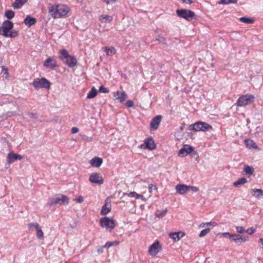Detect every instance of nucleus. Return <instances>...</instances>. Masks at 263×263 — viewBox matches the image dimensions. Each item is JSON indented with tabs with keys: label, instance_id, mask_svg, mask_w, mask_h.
<instances>
[{
	"label": "nucleus",
	"instance_id": "obj_39",
	"mask_svg": "<svg viewBox=\"0 0 263 263\" xmlns=\"http://www.w3.org/2000/svg\"><path fill=\"white\" fill-rule=\"evenodd\" d=\"M178 154L180 156L184 157L187 155V152H186V150L185 148H181L178 153Z\"/></svg>",
	"mask_w": 263,
	"mask_h": 263
},
{
	"label": "nucleus",
	"instance_id": "obj_45",
	"mask_svg": "<svg viewBox=\"0 0 263 263\" xmlns=\"http://www.w3.org/2000/svg\"><path fill=\"white\" fill-rule=\"evenodd\" d=\"M189 190H191L193 192H198L199 191V189L195 186H189Z\"/></svg>",
	"mask_w": 263,
	"mask_h": 263
},
{
	"label": "nucleus",
	"instance_id": "obj_5",
	"mask_svg": "<svg viewBox=\"0 0 263 263\" xmlns=\"http://www.w3.org/2000/svg\"><path fill=\"white\" fill-rule=\"evenodd\" d=\"M100 223L102 227L111 231L115 227V220L112 218L104 217L100 219Z\"/></svg>",
	"mask_w": 263,
	"mask_h": 263
},
{
	"label": "nucleus",
	"instance_id": "obj_38",
	"mask_svg": "<svg viewBox=\"0 0 263 263\" xmlns=\"http://www.w3.org/2000/svg\"><path fill=\"white\" fill-rule=\"evenodd\" d=\"M10 33L8 34L6 37H11L14 38L18 35L17 31L15 30H12L9 32Z\"/></svg>",
	"mask_w": 263,
	"mask_h": 263
},
{
	"label": "nucleus",
	"instance_id": "obj_4",
	"mask_svg": "<svg viewBox=\"0 0 263 263\" xmlns=\"http://www.w3.org/2000/svg\"><path fill=\"white\" fill-rule=\"evenodd\" d=\"M32 85L36 89L43 88L49 89L50 83L45 78H36L34 79Z\"/></svg>",
	"mask_w": 263,
	"mask_h": 263
},
{
	"label": "nucleus",
	"instance_id": "obj_12",
	"mask_svg": "<svg viewBox=\"0 0 263 263\" xmlns=\"http://www.w3.org/2000/svg\"><path fill=\"white\" fill-rule=\"evenodd\" d=\"M139 147L152 150L156 148V145L153 139L152 138H148L144 141V143L143 144L139 145Z\"/></svg>",
	"mask_w": 263,
	"mask_h": 263
},
{
	"label": "nucleus",
	"instance_id": "obj_11",
	"mask_svg": "<svg viewBox=\"0 0 263 263\" xmlns=\"http://www.w3.org/2000/svg\"><path fill=\"white\" fill-rule=\"evenodd\" d=\"M89 180L93 183L99 185L102 184L104 182L101 174L98 173H92L89 176Z\"/></svg>",
	"mask_w": 263,
	"mask_h": 263
},
{
	"label": "nucleus",
	"instance_id": "obj_27",
	"mask_svg": "<svg viewBox=\"0 0 263 263\" xmlns=\"http://www.w3.org/2000/svg\"><path fill=\"white\" fill-rule=\"evenodd\" d=\"M104 51L107 56H111L116 53V49L114 47H106Z\"/></svg>",
	"mask_w": 263,
	"mask_h": 263
},
{
	"label": "nucleus",
	"instance_id": "obj_26",
	"mask_svg": "<svg viewBox=\"0 0 263 263\" xmlns=\"http://www.w3.org/2000/svg\"><path fill=\"white\" fill-rule=\"evenodd\" d=\"M99 19L102 23H110L112 21V17L108 15H101L99 17Z\"/></svg>",
	"mask_w": 263,
	"mask_h": 263
},
{
	"label": "nucleus",
	"instance_id": "obj_10",
	"mask_svg": "<svg viewBox=\"0 0 263 263\" xmlns=\"http://www.w3.org/2000/svg\"><path fill=\"white\" fill-rule=\"evenodd\" d=\"M162 249L161 245L158 240H156L148 248V252L153 256H155Z\"/></svg>",
	"mask_w": 263,
	"mask_h": 263
},
{
	"label": "nucleus",
	"instance_id": "obj_30",
	"mask_svg": "<svg viewBox=\"0 0 263 263\" xmlns=\"http://www.w3.org/2000/svg\"><path fill=\"white\" fill-rule=\"evenodd\" d=\"M243 171L245 172L246 175L250 176L253 174L254 169L251 166L246 165L244 166Z\"/></svg>",
	"mask_w": 263,
	"mask_h": 263
},
{
	"label": "nucleus",
	"instance_id": "obj_9",
	"mask_svg": "<svg viewBox=\"0 0 263 263\" xmlns=\"http://www.w3.org/2000/svg\"><path fill=\"white\" fill-rule=\"evenodd\" d=\"M13 24L9 21H5L4 22L2 26L0 27V34L4 36H7L13 28Z\"/></svg>",
	"mask_w": 263,
	"mask_h": 263
},
{
	"label": "nucleus",
	"instance_id": "obj_7",
	"mask_svg": "<svg viewBox=\"0 0 263 263\" xmlns=\"http://www.w3.org/2000/svg\"><path fill=\"white\" fill-rule=\"evenodd\" d=\"M176 13L178 16L187 21L192 20L195 16V13L193 11L185 9H177L176 10Z\"/></svg>",
	"mask_w": 263,
	"mask_h": 263
},
{
	"label": "nucleus",
	"instance_id": "obj_25",
	"mask_svg": "<svg viewBox=\"0 0 263 263\" xmlns=\"http://www.w3.org/2000/svg\"><path fill=\"white\" fill-rule=\"evenodd\" d=\"M27 1L28 0H15L12 6L14 9H19L27 3Z\"/></svg>",
	"mask_w": 263,
	"mask_h": 263
},
{
	"label": "nucleus",
	"instance_id": "obj_41",
	"mask_svg": "<svg viewBox=\"0 0 263 263\" xmlns=\"http://www.w3.org/2000/svg\"><path fill=\"white\" fill-rule=\"evenodd\" d=\"M128 196L130 197H135L137 199L140 198V195L135 192H131L128 194Z\"/></svg>",
	"mask_w": 263,
	"mask_h": 263
},
{
	"label": "nucleus",
	"instance_id": "obj_34",
	"mask_svg": "<svg viewBox=\"0 0 263 263\" xmlns=\"http://www.w3.org/2000/svg\"><path fill=\"white\" fill-rule=\"evenodd\" d=\"M167 212V209L165 208V209L161 211V210H157L156 212V216L157 217L159 218H162L163 217L166 213Z\"/></svg>",
	"mask_w": 263,
	"mask_h": 263
},
{
	"label": "nucleus",
	"instance_id": "obj_35",
	"mask_svg": "<svg viewBox=\"0 0 263 263\" xmlns=\"http://www.w3.org/2000/svg\"><path fill=\"white\" fill-rule=\"evenodd\" d=\"M15 13L11 10H8L5 13V16L8 19H12L14 16Z\"/></svg>",
	"mask_w": 263,
	"mask_h": 263
},
{
	"label": "nucleus",
	"instance_id": "obj_43",
	"mask_svg": "<svg viewBox=\"0 0 263 263\" xmlns=\"http://www.w3.org/2000/svg\"><path fill=\"white\" fill-rule=\"evenodd\" d=\"M103 2L105 3L107 5H112L115 4L117 0H102Z\"/></svg>",
	"mask_w": 263,
	"mask_h": 263
},
{
	"label": "nucleus",
	"instance_id": "obj_8",
	"mask_svg": "<svg viewBox=\"0 0 263 263\" xmlns=\"http://www.w3.org/2000/svg\"><path fill=\"white\" fill-rule=\"evenodd\" d=\"M69 202V198L64 195H61L60 197H55L49 200L48 204L52 206L54 204H67Z\"/></svg>",
	"mask_w": 263,
	"mask_h": 263
},
{
	"label": "nucleus",
	"instance_id": "obj_21",
	"mask_svg": "<svg viewBox=\"0 0 263 263\" xmlns=\"http://www.w3.org/2000/svg\"><path fill=\"white\" fill-rule=\"evenodd\" d=\"M103 163V159L100 157H95L90 160V164L94 167H99Z\"/></svg>",
	"mask_w": 263,
	"mask_h": 263
},
{
	"label": "nucleus",
	"instance_id": "obj_3",
	"mask_svg": "<svg viewBox=\"0 0 263 263\" xmlns=\"http://www.w3.org/2000/svg\"><path fill=\"white\" fill-rule=\"evenodd\" d=\"M212 128V127L210 125L201 121L197 122L193 124L190 125L189 126V129L190 130H193L195 131L205 132Z\"/></svg>",
	"mask_w": 263,
	"mask_h": 263
},
{
	"label": "nucleus",
	"instance_id": "obj_44",
	"mask_svg": "<svg viewBox=\"0 0 263 263\" xmlns=\"http://www.w3.org/2000/svg\"><path fill=\"white\" fill-rule=\"evenodd\" d=\"M74 200L78 203H82L83 202L84 198L82 196H80L77 198L74 199Z\"/></svg>",
	"mask_w": 263,
	"mask_h": 263
},
{
	"label": "nucleus",
	"instance_id": "obj_17",
	"mask_svg": "<svg viewBox=\"0 0 263 263\" xmlns=\"http://www.w3.org/2000/svg\"><path fill=\"white\" fill-rule=\"evenodd\" d=\"M176 190L179 194H184L189 191V185L184 184H180L176 186Z\"/></svg>",
	"mask_w": 263,
	"mask_h": 263
},
{
	"label": "nucleus",
	"instance_id": "obj_6",
	"mask_svg": "<svg viewBox=\"0 0 263 263\" xmlns=\"http://www.w3.org/2000/svg\"><path fill=\"white\" fill-rule=\"evenodd\" d=\"M254 100V96L247 94L240 97L237 101V105L239 106H246L253 102Z\"/></svg>",
	"mask_w": 263,
	"mask_h": 263
},
{
	"label": "nucleus",
	"instance_id": "obj_28",
	"mask_svg": "<svg viewBox=\"0 0 263 263\" xmlns=\"http://www.w3.org/2000/svg\"><path fill=\"white\" fill-rule=\"evenodd\" d=\"M35 229L36 230V236L37 237L41 240L43 239L44 233L41 229V227L39 224H35Z\"/></svg>",
	"mask_w": 263,
	"mask_h": 263
},
{
	"label": "nucleus",
	"instance_id": "obj_47",
	"mask_svg": "<svg viewBox=\"0 0 263 263\" xmlns=\"http://www.w3.org/2000/svg\"><path fill=\"white\" fill-rule=\"evenodd\" d=\"M222 235L225 237H230V238H231L232 237V234H230V233H228V232H225V233H222Z\"/></svg>",
	"mask_w": 263,
	"mask_h": 263
},
{
	"label": "nucleus",
	"instance_id": "obj_58",
	"mask_svg": "<svg viewBox=\"0 0 263 263\" xmlns=\"http://www.w3.org/2000/svg\"><path fill=\"white\" fill-rule=\"evenodd\" d=\"M5 74H8V72L7 70L5 71Z\"/></svg>",
	"mask_w": 263,
	"mask_h": 263
},
{
	"label": "nucleus",
	"instance_id": "obj_57",
	"mask_svg": "<svg viewBox=\"0 0 263 263\" xmlns=\"http://www.w3.org/2000/svg\"><path fill=\"white\" fill-rule=\"evenodd\" d=\"M77 1L78 2H81L82 1V0H77Z\"/></svg>",
	"mask_w": 263,
	"mask_h": 263
},
{
	"label": "nucleus",
	"instance_id": "obj_2",
	"mask_svg": "<svg viewBox=\"0 0 263 263\" xmlns=\"http://www.w3.org/2000/svg\"><path fill=\"white\" fill-rule=\"evenodd\" d=\"M60 53L61 54L60 59L68 66L72 67L77 65L76 59L69 55L66 49L61 50Z\"/></svg>",
	"mask_w": 263,
	"mask_h": 263
},
{
	"label": "nucleus",
	"instance_id": "obj_55",
	"mask_svg": "<svg viewBox=\"0 0 263 263\" xmlns=\"http://www.w3.org/2000/svg\"><path fill=\"white\" fill-rule=\"evenodd\" d=\"M140 198L142 199L144 201L146 200V199L144 197L143 195H140Z\"/></svg>",
	"mask_w": 263,
	"mask_h": 263
},
{
	"label": "nucleus",
	"instance_id": "obj_16",
	"mask_svg": "<svg viewBox=\"0 0 263 263\" xmlns=\"http://www.w3.org/2000/svg\"><path fill=\"white\" fill-rule=\"evenodd\" d=\"M114 96L116 97V100L120 102H123L127 98V95L124 91H117L114 93Z\"/></svg>",
	"mask_w": 263,
	"mask_h": 263
},
{
	"label": "nucleus",
	"instance_id": "obj_54",
	"mask_svg": "<svg viewBox=\"0 0 263 263\" xmlns=\"http://www.w3.org/2000/svg\"><path fill=\"white\" fill-rule=\"evenodd\" d=\"M30 116L31 118H34V119H36V118H37V115L36 114L31 113Z\"/></svg>",
	"mask_w": 263,
	"mask_h": 263
},
{
	"label": "nucleus",
	"instance_id": "obj_15",
	"mask_svg": "<svg viewBox=\"0 0 263 263\" xmlns=\"http://www.w3.org/2000/svg\"><path fill=\"white\" fill-rule=\"evenodd\" d=\"M110 200L108 198H107L105 200V203L104 205L102 206L101 214V215H106L108 212L110 211L111 210V204H110Z\"/></svg>",
	"mask_w": 263,
	"mask_h": 263
},
{
	"label": "nucleus",
	"instance_id": "obj_1",
	"mask_svg": "<svg viewBox=\"0 0 263 263\" xmlns=\"http://www.w3.org/2000/svg\"><path fill=\"white\" fill-rule=\"evenodd\" d=\"M69 10V8L65 5H58L52 6L49 10V13L54 18H59L66 15Z\"/></svg>",
	"mask_w": 263,
	"mask_h": 263
},
{
	"label": "nucleus",
	"instance_id": "obj_29",
	"mask_svg": "<svg viewBox=\"0 0 263 263\" xmlns=\"http://www.w3.org/2000/svg\"><path fill=\"white\" fill-rule=\"evenodd\" d=\"M98 91L95 87H92L91 90L87 94V98L88 99H92L95 98L97 95Z\"/></svg>",
	"mask_w": 263,
	"mask_h": 263
},
{
	"label": "nucleus",
	"instance_id": "obj_50",
	"mask_svg": "<svg viewBox=\"0 0 263 263\" xmlns=\"http://www.w3.org/2000/svg\"><path fill=\"white\" fill-rule=\"evenodd\" d=\"M193 149L194 148L192 146H190L189 148H186V152H187V154L191 153Z\"/></svg>",
	"mask_w": 263,
	"mask_h": 263
},
{
	"label": "nucleus",
	"instance_id": "obj_13",
	"mask_svg": "<svg viewBox=\"0 0 263 263\" xmlns=\"http://www.w3.org/2000/svg\"><path fill=\"white\" fill-rule=\"evenodd\" d=\"M43 65L45 67L50 69H53L55 67H58L56 60L50 57L48 58L44 61Z\"/></svg>",
	"mask_w": 263,
	"mask_h": 263
},
{
	"label": "nucleus",
	"instance_id": "obj_19",
	"mask_svg": "<svg viewBox=\"0 0 263 263\" xmlns=\"http://www.w3.org/2000/svg\"><path fill=\"white\" fill-rule=\"evenodd\" d=\"M252 196L258 200L263 198V190L261 189H253L251 190Z\"/></svg>",
	"mask_w": 263,
	"mask_h": 263
},
{
	"label": "nucleus",
	"instance_id": "obj_24",
	"mask_svg": "<svg viewBox=\"0 0 263 263\" xmlns=\"http://www.w3.org/2000/svg\"><path fill=\"white\" fill-rule=\"evenodd\" d=\"M22 157L21 155L15 154H9L8 156V162L11 163L13 162L17 159H21Z\"/></svg>",
	"mask_w": 263,
	"mask_h": 263
},
{
	"label": "nucleus",
	"instance_id": "obj_56",
	"mask_svg": "<svg viewBox=\"0 0 263 263\" xmlns=\"http://www.w3.org/2000/svg\"><path fill=\"white\" fill-rule=\"evenodd\" d=\"M259 242L261 243V244L262 245V246H263V238H260L259 239Z\"/></svg>",
	"mask_w": 263,
	"mask_h": 263
},
{
	"label": "nucleus",
	"instance_id": "obj_23",
	"mask_svg": "<svg viewBox=\"0 0 263 263\" xmlns=\"http://www.w3.org/2000/svg\"><path fill=\"white\" fill-rule=\"evenodd\" d=\"M36 22V20L34 17H32L29 15H27L24 20V23L28 27L34 25Z\"/></svg>",
	"mask_w": 263,
	"mask_h": 263
},
{
	"label": "nucleus",
	"instance_id": "obj_53",
	"mask_svg": "<svg viewBox=\"0 0 263 263\" xmlns=\"http://www.w3.org/2000/svg\"><path fill=\"white\" fill-rule=\"evenodd\" d=\"M158 40L160 42H164L165 41V39L162 36H159Z\"/></svg>",
	"mask_w": 263,
	"mask_h": 263
},
{
	"label": "nucleus",
	"instance_id": "obj_31",
	"mask_svg": "<svg viewBox=\"0 0 263 263\" xmlns=\"http://www.w3.org/2000/svg\"><path fill=\"white\" fill-rule=\"evenodd\" d=\"M247 182V179L245 177H242V178H241L240 179H239L236 181L234 182L233 183V185H234V186L238 187V186H240L241 185L245 184Z\"/></svg>",
	"mask_w": 263,
	"mask_h": 263
},
{
	"label": "nucleus",
	"instance_id": "obj_46",
	"mask_svg": "<svg viewBox=\"0 0 263 263\" xmlns=\"http://www.w3.org/2000/svg\"><path fill=\"white\" fill-rule=\"evenodd\" d=\"M125 104L128 107H131L134 105V103L131 100L127 101Z\"/></svg>",
	"mask_w": 263,
	"mask_h": 263
},
{
	"label": "nucleus",
	"instance_id": "obj_49",
	"mask_svg": "<svg viewBox=\"0 0 263 263\" xmlns=\"http://www.w3.org/2000/svg\"><path fill=\"white\" fill-rule=\"evenodd\" d=\"M155 186L153 184H149L148 185L149 192L150 193H151L152 192V190L153 189H155Z\"/></svg>",
	"mask_w": 263,
	"mask_h": 263
},
{
	"label": "nucleus",
	"instance_id": "obj_18",
	"mask_svg": "<svg viewBox=\"0 0 263 263\" xmlns=\"http://www.w3.org/2000/svg\"><path fill=\"white\" fill-rule=\"evenodd\" d=\"M247 239L248 236H242L238 234H232L231 237V240L236 243L245 242Z\"/></svg>",
	"mask_w": 263,
	"mask_h": 263
},
{
	"label": "nucleus",
	"instance_id": "obj_36",
	"mask_svg": "<svg viewBox=\"0 0 263 263\" xmlns=\"http://www.w3.org/2000/svg\"><path fill=\"white\" fill-rule=\"evenodd\" d=\"M119 243V241H112V242H107L105 244V245L104 246V247L105 248H109V247H110L111 246H117L118 245Z\"/></svg>",
	"mask_w": 263,
	"mask_h": 263
},
{
	"label": "nucleus",
	"instance_id": "obj_33",
	"mask_svg": "<svg viewBox=\"0 0 263 263\" xmlns=\"http://www.w3.org/2000/svg\"><path fill=\"white\" fill-rule=\"evenodd\" d=\"M245 142L247 145V146L249 147H253L256 148L257 147V145H256V143L253 141L252 140L250 139H246L245 141Z\"/></svg>",
	"mask_w": 263,
	"mask_h": 263
},
{
	"label": "nucleus",
	"instance_id": "obj_52",
	"mask_svg": "<svg viewBox=\"0 0 263 263\" xmlns=\"http://www.w3.org/2000/svg\"><path fill=\"white\" fill-rule=\"evenodd\" d=\"M182 3L191 4L193 3L192 0H181Z\"/></svg>",
	"mask_w": 263,
	"mask_h": 263
},
{
	"label": "nucleus",
	"instance_id": "obj_48",
	"mask_svg": "<svg viewBox=\"0 0 263 263\" xmlns=\"http://www.w3.org/2000/svg\"><path fill=\"white\" fill-rule=\"evenodd\" d=\"M79 129L78 127H73L71 129V133L72 134H76L79 132Z\"/></svg>",
	"mask_w": 263,
	"mask_h": 263
},
{
	"label": "nucleus",
	"instance_id": "obj_32",
	"mask_svg": "<svg viewBox=\"0 0 263 263\" xmlns=\"http://www.w3.org/2000/svg\"><path fill=\"white\" fill-rule=\"evenodd\" d=\"M239 20L240 21L248 24H252L254 22V20L253 19L246 17H241Z\"/></svg>",
	"mask_w": 263,
	"mask_h": 263
},
{
	"label": "nucleus",
	"instance_id": "obj_51",
	"mask_svg": "<svg viewBox=\"0 0 263 263\" xmlns=\"http://www.w3.org/2000/svg\"><path fill=\"white\" fill-rule=\"evenodd\" d=\"M38 224L37 223H29L28 224V227L29 228H31L32 227L35 228V224Z\"/></svg>",
	"mask_w": 263,
	"mask_h": 263
},
{
	"label": "nucleus",
	"instance_id": "obj_14",
	"mask_svg": "<svg viewBox=\"0 0 263 263\" xmlns=\"http://www.w3.org/2000/svg\"><path fill=\"white\" fill-rule=\"evenodd\" d=\"M162 118V117L161 115H158L155 117L152 120L150 124L151 128L154 130L157 129L161 121Z\"/></svg>",
	"mask_w": 263,
	"mask_h": 263
},
{
	"label": "nucleus",
	"instance_id": "obj_20",
	"mask_svg": "<svg viewBox=\"0 0 263 263\" xmlns=\"http://www.w3.org/2000/svg\"><path fill=\"white\" fill-rule=\"evenodd\" d=\"M236 231L239 233H243L245 232L249 233L250 235L253 234L255 232V229L253 228H250V229H247V230H245L242 226H236Z\"/></svg>",
	"mask_w": 263,
	"mask_h": 263
},
{
	"label": "nucleus",
	"instance_id": "obj_22",
	"mask_svg": "<svg viewBox=\"0 0 263 263\" xmlns=\"http://www.w3.org/2000/svg\"><path fill=\"white\" fill-rule=\"evenodd\" d=\"M185 235L184 233L180 231L178 232H171L170 233V237L175 241L179 240L181 238L184 236Z\"/></svg>",
	"mask_w": 263,
	"mask_h": 263
},
{
	"label": "nucleus",
	"instance_id": "obj_37",
	"mask_svg": "<svg viewBox=\"0 0 263 263\" xmlns=\"http://www.w3.org/2000/svg\"><path fill=\"white\" fill-rule=\"evenodd\" d=\"M210 228H208L204 229L201 231L200 233L199 234V236L200 237H203V236H205L207 234H208L210 232Z\"/></svg>",
	"mask_w": 263,
	"mask_h": 263
},
{
	"label": "nucleus",
	"instance_id": "obj_40",
	"mask_svg": "<svg viewBox=\"0 0 263 263\" xmlns=\"http://www.w3.org/2000/svg\"><path fill=\"white\" fill-rule=\"evenodd\" d=\"M237 0H221L220 4H228L230 3H236Z\"/></svg>",
	"mask_w": 263,
	"mask_h": 263
},
{
	"label": "nucleus",
	"instance_id": "obj_42",
	"mask_svg": "<svg viewBox=\"0 0 263 263\" xmlns=\"http://www.w3.org/2000/svg\"><path fill=\"white\" fill-rule=\"evenodd\" d=\"M99 92H102V93H108L109 91L107 88H105L103 85L99 87Z\"/></svg>",
	"mask_w": 263,
	"mask_h": 263
}]
</instances>
